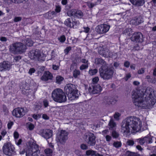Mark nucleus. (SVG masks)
Segmentation results:
<instances>
[{
	"label": "nucleus",
	"mask_w": 156,
	"mask_h": 156,
	"mask_svg": "<svg viewBox=\"0 0 156 156\" xmlns=\"http://www.w3.org/2000/svg\"><path fill=\"white\" fill-rule=\"evenodd\" d=\"M151 90L147 89L146 90L147 95L143 96L137 90H133L132 92V98L133 101L136 106L140 109H148L152 108L156 102V97L153 96Z\"/></svg>",
	"instance_id": "1"
},
{
	"label": "nucleus",
	"mask_w": 156,
	"mask_h": 156,
	"mask_svg": "<svg viewBox=\"0 0 156 156\" xmlns=\"http://www.w3.org/2000/svg\"><path fill=\"white\" fill-rule=\"evenodd\" d=\"M142 126L141 121L139 118L130 117L123 121L121 132L124 134L127 135L130 133L139 131Z\"/></svg>",
	"instance_id": "2"
},
{
	"label": "nucleus",
	"mask_w": 156,
	"mask_h": 156,
	"mask_svg": "<svg viewBox=\"0 0 156 156\" xmlns=\"http://www.w3.org/2000/svg\"><path fill=\"white\" fill-rule=\"evenodd\" d=\"M51 96L55 102L62 103L67 100L66 95L63 91L60 89H56L52 92Z\"/></svg>",
	"instance_id": "3"
},
{
	"label": "nucleus",
	"mask_w": 156,
	"mask_h": 156,
	"mask_svg": "<svg viewBox=\"0 0 156 156\" xmlns=\"http://www.w3.org/2000/svg\"><path fill=\"white\" fill-rule=\"evenodd\" d=\"M65 89L68 93V98L70 100H75L78 97V91L75 85L71 84H67L65 87Z\"/></svg>",
	"instance_id": "4"
},
{
	"label": "nucleus",
	"mask_w": 156,
	"mask_h": 156,
	"mask_svg": "<svg viewBox=\"0 0 156 156\" xmlns=\"http://www.w3.org/2000/svg\"><path fill=\"white\" fill-rule=\"evenodd\" d=\"M40 153L38 145L34 142H30L26 149V156H39Z\"/></svg>",
	"instance_id": "5"
},
{
	"label": "nucleus",
	"mask_w": 156,
	"mask_h": 156,
	"mask_svg": "<svg viewBox=\"0 0 156 156\" xmlns=\"http://www.w3.org/2000/svg\"><path fill=\"white\" fill-rule=\"evenodd\" d=\"M26 46L22 43H14L10 46L9 51L11 53L15 54L21 53L25 51Z\"/></svg>",
	"instance_id": "6"
},
{
	"label": "nucleus",
	"mask_w": 156,
	"mask_h": 156,
	"mask_svg": "<svg viewBox=\"0 0 156 156\" xmlns=\"http://www.w3.org/2000/svg\"><path fill=\"white\" fill-rule=\"evenodd\" d=\"M99 72L101 76L104 79L108 80L112 77L113 71L106 66H101L99 69Z\"/></svg>",
	"instance_id": "7"
},
{
	"label": "nucleus",
	"mask_w": 156,
	"mask_h": 156,
	"mask_svg": "<svg viewBox=\"0 0 156 156\" xmlns=\"http://www.w3.org/2000/svg\"><path fill=\"white\" fill-rule=\"evenodd\" d=\"M68 132L64 130L59 131L57 134L56 140L58 144L64 145L68 139Z\"/></svg>",
	"instance_id": "8"
},
{
	"label": "nucleus",
	"mask_w": 156,
	"mask_h": 156,
	"mask_svg": "<svg viewBox=\"0 0 156 156\" xmlns=\"http://www.w3.org/2000/svg\"><path fill=\"white\" fill-rule=\"evenodd\" d=\"M29 111L27 108H17L14 109L12 112V115L16 118L23 117Z\"/></svg>",
	"instance_id": "9"
},
{
	"label": "nucleus",
	"mask_w": 156,
	"mask_h": 156,
	"mask_svg": "<svg viewBox=\"0 0 156 156\" xmlns=\"http://www.w3.org/2000/svg\"><path fill=\"white\" fill-rule=\"evenodd\" d=\"M3 151L4 153L8 156H11L15 153V148L10 143L5 144L3 147Z\"/></svg>",
	"instance_id": "10"
},
{
	"label": "nucleus",
	"mask_w": 156,
	"mask_h": 156,
	"mask_svg": "<svg viewBox=\"0 0 156 156\" xmlns=\"http://www.w3.org/2000/svg\"><path fill=\"white\" fill-rule=\"evenodd\" d=\"M110 27L109 25L103 24L97 26L95 28V30L98 34H103L108 32Z\"/></svg>",
	"instance_id": "11"
},
{
	"label": "nucleus",
	"mask_w": 156,
	"mask_h": 156,
	"mask_svg": "<svg viewBox=\"0 0 156 156\" xmlns=\"http://www.w3.org/2000/svg\"><path fill=\"white\" fill-rule=\"evenodd\" d=\"M42 53L39 50L31 51L28 54L30 58L32 59L39 60L41 59Z\"/></svg>",
	"instance_id": "12"
},
{
	"label": "nucleus",
	"mask_w": 156,
	"mask_h": 156,
	"mask_svg": "<svg viewBox=\"0 0 156 156\" xmlns=\"http://www.w3.org/2000/svg\"><path fill=\"white\" fill-rule=\"evenodd\" d=\"M40 132L41 135L46 140L50 139L51 141L52 139L51 138L52 136L51 130L48 129H43L41 130Z\"/></svg>",
	"instance_id": "13"
},
{
	"label": "nucleus",
	"mask_w": 156,
	"mask_h": 156,
	"mask_svg": "<svg viewBox=\"0 0 156 156\" xmlns=\"http://www.w3.org/2000/svg\"><path fill=\"white\" fill-rule=\"evenodd\" d=\"M143 37L142 34L140 32L134 33L132 36L131 39L132 41L137 42H142L143 41Z\"/></svg>",
	"instance_id": "14"
},
{
	"label": "nucleus",
	"mask_w": 156,
	"mask_h": 156,
	"mask_svg": "<svg viewBox=\"0 0 156 156\" xmlns=\"http://www.w3.org/2000/svg\"><path fill=\"white\" fill-rule=\"evenodd\" d=\"M64 24L69 27L74 28L75 25H78L79 24L78 21H73L71 18H68L64 21Z\"/></svg>",
	"instance_id": "15"
},
{
	"label": "nucleus",
	"mask_w": 156,
	"mask_h": 156,
	"mask_svg": "<svg viewBox=\"0 0 156 156\" xmlns=\"http://www.w3.org/2000/svg\"><path fill=\"white\" fill-rule=\"evenodd\" d=\"M11 65L9 62L4 61L0 63V71H5L9 70L11 68Z\"/></svg>",
	"instance_id": "16"
},
{
	"label": "nucleus",
	"mask_w": 156,
	"mask_h": 156,
	"mask_svg": "<svg viewBox=\"0 0 156 156\" xmlns=\"http://www.w3.org/2000/svg\"><path fill=\"white\" fill-rule=\"evenodd\" d=\"M52 78V75L49 72H46L41 78V80L44 81H47L51 80Z\"/></svg>",
	"instance_id": "17"
},
{
	"label": "nucleus",
	"mask_w": 156,
	"mask_h": 156,
	"mask_svg": "<svg viewBox=\"0 0 156 156\" xmlns=\"http://www.w3.org/2000/svg\"><path fill=\"white\" fill-rule=\"evenodd\" d=\"M134 5L139 6L143 5L144 3V0H129Z\"/></svg>",
	"instance_id": "18"
},
{
	"label": "nucleus",
	"mask_w": 156,
	"mask_h": 156,
	"mask_svg": "<svg viewBox=\"0 0 156 156\" xmlns=\"http://www.w3.org/2000/svg\"><path fill=\"white\" fill-rule=\"evenodd\" d=\"M102 90L101 87L99 85H97L93 87V90L91 92L93 94H98Z\"/></svg>",
	"instance_id": "19"
},
{
	"label": "nucleus",
	"mask_w": 156,
	"mask_h": 156,
	"mask_svg": "<svg viewBox=\"0 0 156 156\" xmlns=\"http://www.w3.org/2000/svg\"><path fill=\"white\" fill-rule=\"evenodd\" d=\"M108 51L109 50L107 49H106L105 50L101 49L99 51V53L105 57L108 58L111 57L110 52Z\"/></svg>",
	"instance_id": "20"
},
{
	"label": "nucleus",
	"mask_w": 156,
	"mask_h": 156,
	"mask_svg": "<svg viewBox=\"0 0 156 156\" xmlns=\"http://www.w3.org/2000/svg\"><path fill=\"white\" fill-rule=\"evenodd\" d=\"M95 63L97 65H102V66H106L105 62L101 58H97L95 59Z\"/></svg>",
	"instance_id": "21"
},
{
	"label": "nucleus",
	"mask_w": 156,
	"mask_h": 156,
	"mask_svg": "<svg viewBox=\"0 0 156 156\" xmlns=\"http://www.w3.org/2000/svg\"><path fill=\"white\" fill-rule=\"evenodd\" d=\"M88 144L90 145L94 146L95 144V137L93 134H92L89 139Z\"/></svg>",
	"instance_id": "22"
},
{
	"label": "nucleus",
	"mask_w": 156,
	"mask_h": 156,
	"mask_svg": "<svg viewBox=\"0 0 156 156\" xmlns=\"http://www.w3.org/2000/svg\"><path fill=\"white\" fill-rule=\"evenodd\" d=\"M108 125L109 126V129H112L115 128L116 126V124L114 122L112 118L110 120L108 123Z\"/></svg>",
	"instance_id": "23"
},
{
	"label": "nucleus",
	"mask_w": 156,
	"mask_h": 156,
	"mask_svg": "<svg viewBox=\"0 0 156 156\" xmlns=\"http://www.w3.org/2000/svg\"><path fill=\"white\" fill-rule=\"evenodd\" d=\"M76 11L77 10L75 9L70 10L67 12V15L69 16H75Z\"/></svg>",
	"instance_id": "24"
},
{
	"label": "nucleus",
	"mask_w": 156,
	"mask_h": 156,
	"mask_svg": "<svg viewBox=\"0 0 156 156\" xmlns=\"http://www.w3.org/2000/svg\"><path fill=\"white\" fill-rule=\"evenodd\" d=\"M83 16V12L80 10H77L75 17L78 18H81Z\"/></svg>",
	"instance_id": "25"
},
{
	"label": "nucleus",
	"mask_w": 156,
	"mask_h": 156,
	"mask_svg": "<svg viewBox=\"0 0 156 156\" xmlns=\"http://www.w3.org/2000/svg\"><path fill=\"white\" fill-rule=\"evenodd\" d=\"M26 126L27 128L30 130H33L35 127L34 125L30 122L27 123L26 124Z\"/></svg>",
	"instance_id": "26"
},
{
	"label": "nucleus",
	"mask_w": 156,
	"mask_h": 156,
	"mask_svg": "<svg viewBox=\"0 0 156 156\" xmlns=\"http://www.w3.org/2000/svg\"><path fill=\"white\" fill-rule=\"evenodd\" d=\"M64 79V78L62 76H58L56 77V83L58 84H60Z\"/></svg>",
	"instance_id": "27"
},
{
	"label": "nucleus",
	"mask_w": 156,
	"mask_h": 156,
	"mask_svg": "<svg viewBox=\"0 0 156 156\" xmlns=\"http://www.w3.org/2000/svg\"><path fill=\"white\" fill-rule=\"evenodd\" d=\"M44 152L47 156H52V149L47 148L44 150Z\"/></svg>",
	"instance_id": "28"
},
{
	"label": "nucleus",
	"mask_w": 156,
	"mask_h": 156,
	"mask_svg": "<svg viewBox=\"0 0 156 156\" xmlns=\"http://www.w3.org/2000/svg\"><path fill=\"white\" fill-rule=\"evenodd\" d=\"M96 152L92 150H89L86 151V155L87 156H93L95 154Z\"/></svg>",
	"instance_id": "29"
},
{
	"label": "nucleus",
	"mask_w": 156,
	"mask_h": 156,
	"mask_svg": "<svg viewBox=\"0 0 156 156\" xmlns=\"http://www.w3.org/2000/svg\"><path fill=\"white\" fill-rule=\"evenodd\" d=\"M80 74V71L79 70H75L73 72V75L74 77L76 78Z\"/></svg>",
	"instance_id": "30"
},
{
	"label": "nucleus",
	"mask_w": 156,
	"mask_h": 156,
	"mask_svg": "<svg viewBox=\"0 0 156 156\" xmlns=\"http://www.w3.org/2000/svg\"><path fill=\"white\" fill-rule=\"evenodd\" d=\"M122 144L120 141H115L113 143V146L116 148H119L121 146Z\"/></svg>",
	"instance_id": "31"
},
{
	"label": "nucleus",
	"mask_w": 156,
	"mask_h": 156,
	"mask_svg": "<svg viewBox=\"0 0 156 156\" xmlns=\"http://www.w3.org/2000/svg\"><path fill=\"white\" fill-rule=\"evenodd\" d=\"M98 70L96 69H90L89 71V73L91 76L95 74L98 72Z\"/></svg>",
	"instance_id": "32"
},
{
	"label": "nucleus",
	"mask_w": 156,
	"mask_h": 156,
	"mask_svg": "<svg viewBox=\"0 0 156 156\" xmlns=\"http://www.w3.org/2000/svg\"><path fill=\"white\" fill-rule=\"evenodd\" d=\"M88 63L82 65L80 67V69L81 70H82L87 69L88 67Z\"/></svg>",
	"instance_id": "33"
},
{
	"label": "nucleus",
	"mask_w": 156,
	"mask_h": 156,
	"mask_svg": "<svg viewBox=\"0 0 156 156\" xmlns=\"http://www.w3.org/2000/svg\"><path fill=\"white\" fill-rule=\"evenodd\" d=\"M144 138L146 139V143H152V139L150 136H146Z\"/></svg>",
	"instance_id": "34"
},
{
	"label": "nucleus",
	"mask_w": 156,
	"mask_h": 156,
	"mask_svg": "<svg viewBox=\"0 0 156 156\" xmlns=\"http://www.w3.org/2000/svg\"><path fill=\"white\" fill-rule=\"evenodd\" d=\"M33 42L30 39H28L27 40L26 44L27 46H31L33 45Z\"/></svg>",
	"instance_id": "35"
},
{
	"label": "nucleus",
	"mask_w": 156,
	"mask_h": 156,
	"mask_svg": "<svg viewBox=\"0 0 156 156\" xmlns=\"http://www.w3.org/2000/svg\"><path fill=\"white\" fill-rule=\"evenodd\" d=\"M126 144L129 146H133L134 144V142L133 140H128Z\"/></svg>",
	"instance_id": "36"
},
{
	"label": "nucleus",
	"mask_w": 156,
	"mask_h": 156,
	"mask_svg": "<svg viewBox=\"0 0 156 156\" xmlns=\"http://www.w3.org/2000/svg\"><path fill=\"white\" fill-rule=\"evenodd\" d=\"M59 41L62 43L64 42L66 40V37L64 35H62L58 38Z\"/></svg>",
	"instance_id": "37"
},
{
	"label": "nucleus",
	"mask_w": 156,
	"mask_h": 156,
	"mask_svg": "<svg viewBox=\"0 0 156 156\" xmlns=\"http://www.w3.org/2000/svg\"><path fill=\"white\" fill-rule=\"evenodd\" d=\"M112 136L114 138H117L118 137L119 134L115 131H114L112 133Z\"/></svg>",
	"instance_id": "38"
},
{
	"label": "nucleus",
	"mask_w": 156,
	"mask_h": 156,
	"mask_svg": "<svg viewBox=\"0 0 156 156\" xmlns=\"http://www.w3.org/2000/svg\"><path fill=\"white\" fill-rule=\"evenodd\" d=\"M120 116V113L118 112H116L114 115V118L116 120H118L119 119V117Z\"/></svg>",
	"instance_id": "39"
},
{
	"label": "nucleus",
	"mask_w": 156,
	"mask_h": 156,
	"mask_svg": "<svg viewBox=\"0 0 156 156\" xmlns=\"http://www.w3.org/2000/svg\"><path fill=\"white\" fill-rule=\"evenodd\" d=\"M41 116V115L39 114H34L33 115L32 117L35 119L37 120L40 118Z\"/></svg>",
	"instance_id": "40"
},
{
	"label": "nucleus",
	"mask_w": 156,
	"mask_h": 156,
	"mask_svg": "<svg viewBox=\"0 0 156 156\" xmlns=\"http://www.w3.org/2000/svg\"><path fill=\"white\" fill-rule=\"evenodd\" d=\"M61 7L59 5H57L56 6L55 11L57 12H59L61 11Z\"/></svg>",
	"instance_id": "41"
},
{
	"label": "nucleus",
	"mask_w": 156,
	"mask_h": 156,
	"mask_svg": "<svg viewBox=\"0 0 156 156\" xmlns=\"http://www.w3.org/2000/svg\"><path fill=\"white\" fill-rule=\"evenodd\" d=\"M145 139L144 137L143 138H140L139 139V143L141 144H143L144 143H146Z\"/></svg>",
	"instance_id": "42"
},
{
	"label": "nucleus",
	"mask_w": 156,
	"mask_h": 156,
	"mask_svg": "<svg viewBox=\"0 0 156 156\" xmlns=\"http://www.w3.org/2000/svg\"><path fill=\"white\" fill-rule=\"evenodd\" d=\"M126 156H140L138 155H137L136 154L132 152H128L126 154Z\"/></svg>",
	"instance_id": "43"
},
{
	"label": "nucleus",
	"mask_w": 156,
	"mask_h": 156,
	"mask_svg": "<svg viewBox=\"0 0 156 156\" xmlns=\"http://www.w3.org/2000/svg\"><path fill=\"white\" fill-rule=\"evenodd\" d=\"M92 82L94 83H97L99 81V78L98 77H95L92 79Z\"/></svg>",
	"instance_id": "44"
},
{
	"label": "nucleus",
	"mask_w": 156,
	"mask_h": 156,
	"mask_svg": "<svg viewBox=\"0 0 156 156\" xmlns=\"http://www.w3.org/2000/svg\"><path fill=\"white\" fill-rule=\"evenodd\" d=\"M71 49V47H67L66 49L64 50V52L66 54L68 53L69 51H70Z\"/></svg>",
	"instance_id": "45"
},
{
	"label": "nucleus",
	"mask_w": 156,
	"mask_h": 156,
	"mask_svg": "<svg viewBox=\"0 0 156 156\" xmlns=\"http://www.w3.org/2000/svg\"><path fill=\"white\" fill-rule=\"evenodd\" d=\"M131 76V74L129 73H128L126 75V76L124 78L126 81H127L128 79Z\"/></svg>",
	"instance_id": "46"
},
{
	"label": "nucleus",
	"mask_w": 156,
	"mask_h": 156,
	"mask_svg": "<svg viewBox=\"0 0 156 156\" xmlns=\"http://www.w3.org/2000/svg\"><path fill=\"white\" fill-rule=\"evenodd\" d=\"M1 133L2 136L4 137L7 134V131L5 129H3L2 130Z\"/></svg>",
	"instance_id": "47"
},
{
	"label": "nucleus",
	"mask_w": 156,
	"mask_h": 156,
	"mask_svg": "<svg viewBox=\"0 0 156 156\" xmlns=\"http://www.w3.org/2000/svg\"><path fill=\"white\" fill-rule=\"evenodd\" d=\"M105 137L107 141H110L112 139L111 136L109 135H106Z\"/></svg>",
	"instance_id": "48"
},
{
	"label": "nucleus",
	"mask_w": 156,
	"mask_h": 156,
	"mask_svg": "<svg viewBox=\"0 0 156 156\" xmlns=\"http://www.w3.org/2000/svg\"><path fill=\"white\" fill-rule=\"evenodd\" d=\"M13 124V122H8L7 124L8 128L9 129H10L11 128Z\"/></svg>",
	"instance_id": "49"
},
{
	"label": "nucleus",
	"mask_w": 156,
	"mask_h": 156,
	"mask_svg": "<svg viewBox=\"0 0 156 156\" xmlns=\"http://www.w3.org/2000/svg\"><path fill=\"white\" fill-rule=\"evenodd\" d=\"M35 69L34 68H32L29 69L28 73L30 75H32L33 73L35 72Z\"/></svg>",
	"instance_id": "50"
},
{
	"label": "nucleus",
	"mask_w": 156,
	"mask_h": 156,
	"mask_svg": "<svg viewBox=\"0 0 156 156\" xmlns=\"http://www.w3.org/2000/svg\"><path fill=\"white\" fill-rule=\"evenodd\" d=\"M14 138L15 139H17L19 136V134L16 131H15L13 133Z\"/></svg>",
	"instance_id": "51"
},
{
	"label": "nucleus",
	"mask_w": 156,
	"mask_h": 156,
	"mask_svg": "<svg viewBox=\"0 0 156 156\" xmlns=\"http://www.w3.org/2000/svg\"><path fill=\"white\" fill-rule=\"evenodd\" d=\"M81 148L83 150H86L87 148V146L84 144H82L80 146Z\"/></svg>",
	"instance_id": "52"
},
{
	"label": "nucleus",
	"mask_w": 156,
	"mask_h": 156,
	"mask_svg": "<svg viewBox=\"0 0 156 156\" xmlns=\"http://www.w3.org/2000/svg\"><path fill=\"white\" fill-rule=\"evenodd\" d=\"M137 72L138 74H142L144 72V68H141Z\"/></svg>",
	"instance_id": "53"
},
{
	"label": "nucleus",
	"mask_w": 156,
	"mask_h": 156,
	"mask_svg": "<svg viewBox=\"0 0 156 156\" xmlns=\"http://www.w3.org/2000/svg\"><path fill=\"white\" fill-rule=\"evenodd\" d=\"M43 104L45 107H46L48 106V102L47 100H44L43 101Z\"/></svg>",
	"instance_id": "54"
},
{
	"label": "nucleus",
	"mask_w": 156,
	"mask_h": 156,
	"mask_svg": "<svg viewBox=\"0 0 156 156\" xmlns=\"http://www.w3.org/2000/svg\"><path fill=\"white\" fill-rule=\"evenodd\" d=\"M21 20V18L20 17H16L14 20V21L15 22H17L20 21Z\"/></svg>",
	"instance_id": "55"
},
{
	"label": "nucleus",
	"mask_w": 156,
	"mask_h": 156,
	"mask_svg": "<svg viewBox=\"0 0 156 156\" xmlns=\"http://www.w3.org/2000/svg\"><path fill=\"white\" fill-rule=\"evenodd\" d=\"M83 28L84 29V31L86 33H88L90 31V29L88 27H84Z\"/></svg>",
	"instance_id": "56"
},
{
	"label": "nucleus",
	"mask_w": 156,
	"mask_h": 156,
	"mask_svg": "<svg viewBox=\"0 0 156 156\" xmlns=\"http://www.w3.org/2000/svg\"><path fill=\"white\" fill-rule=\"evenodd\" d=\"M130 65V63L129 62L126 61L124 63V66L125 67L128 68L129 67Z\"/></svg>",
	"instance_id": "57"
},
{
	"label": "nucleus",
	"mask_w": 156,
	"mask_h": 156,
	"mask_svg": "<svg viewBox=\"0 0 156 156\" xmlns=\"http://www.w3.org/2000/svg\"><path fill=\"white\" fill-rule=\"evenodd\" d=\"M15 141H16V144L17 145H20L21 144L22 141V140L21 139H20L18 140H16Z\"/></svg>",
	"instance_id": "58"
},
{
	"label": "nucleus",
	"mask_w": 156,
	"mask_h": 156,
	"mask_svg": "<svg viewBox=\"0 0 156 156\" xmlns=\"http://www.w3.org/2000/svg\"><path fill=\"white\" fill-rule=\"evenodd\" d=\"M102 134L103 135H105V134H108L109 131L108 129L102 131Z\"/></svg>",
	"instance_id": "59"
},
{
	"label": "nucleus",
	"mask_w": 156,
	"mask_h": 156,
	"mask_svg": "<svg viewBox=\"0 0 156 156\" xmlns=\"http://www.w3.org/2000/svg\"><path fill=\"white\" fill-rule=\"evenodd\" d=\"M52 68L54 70H57L59 68V66L55 65H53L52 66Z\"/></svg>",
	"instance_id": "60"
},
{
	"label": "nucleus",
	"mask_w": 156,
	"mask_h": 156,
	"mask_svg": "<svg viewBox=\"0 0 156 156\" xmlns=\"http://www.w3.org/2000/svg\"><path fill=\"white\" fill-rule=\"evenodd\" d=\"M42 118L44 119H48L49 117L47 115L44 114L42 115Z\"/></svg>",
	"instance_id": "61"
},
{
	"label": "nucleus",
	"mask_w": 156,
	"mask_h": 156,
	"mask_svg": "<svg viewBox=\"0 0 156 156\" xmlns=\"http://www.w3.org/2000/svg\"><path fill=\"white\" fill-rule=\"evenodd\" d=\"M73 67H75V68L77 67V64L76 63H73L71 66V69H73L74 68Z\"/></svg>",
	"instance_id": "62"
},
{
	"label": "nucleus",
	"mask_w": 156,
	"mask_h": 156,
	"mask_svg": "<svg viewBox=\"0 0 156 156\" xmlns=\"http://www.w3.org/2000/svg\"><path fill=\"white\" fill-rule=\"evenodd\" d=\"M21 59V57L19 56H16L14 58V60H16V61H17Z\"/></svg>",
	"instance_id": "63"
},
{
	"label": "nucleus",
	"mask_w": 156,
	"mask_h": 156,
	"mask_svg": "<svg viewBox=\"0 0 156 156\" xmlns=\"http://www.w3.org/2000/svg\"><path fill=\"white\" fill-rule=\"evenodd\" d=\"M67 2V0H62L61 3L63 5H66Z\"/></svg>",
	"instance_id": "64"
}]
</instances>
